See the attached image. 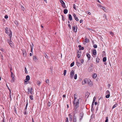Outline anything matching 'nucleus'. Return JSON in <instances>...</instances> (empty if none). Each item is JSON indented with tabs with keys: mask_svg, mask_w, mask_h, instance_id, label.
<instances>
[{
	"mask_svg": "<svg viewBox=\"0 0 122 122\" xmlns=\"http://www.w3.org/2000/svg\"><path fill=\"white\" fill-rule=\"evenodd\" d=\"M75 20L76 21H78L79 20L78 19V18L76 17L75 18Z\"/></svg>",
	"mask_w": 122,
	"mask_h": 122,
	"instance_id": "603ef678",
	"label": "nucleus"
},
{
	"mask_svg": "<svg viewBox=\"0 0 122 122\" xmlns=\"http://www.w3.org/2000/svg\"><path fill=\"white\" fill-rule=\"evenodd\" d=\"M117 106V103L115 104H114L112 107V109H113L114 108L116 107Z\"/></svg>",
	"mask_w": 122,
	"mask_h": 122,
	"instance_id": "412c9836",
	"label": "nucleus"
},
{
	"mask_svg": "<svg viewBox=\"0 0 122 122\" xmlns=\"http://www.w3.org/2000/svg\"><path fill=\"white\" fill-rule=\"evenodd\" d=\"M0 55H1V59H3V56L1 54V53L0 52Z\"/></svg>",
	"mask_w": 122,
	"mask_h": 122,
	"instance_id": "37998d69",
	"label": "nucleus"
},
{
	"mask_svg": "<svg viewBox=\"0 0 122 122\" xmlns=\"http://www.w3.org/2000/svg\"><path fill=\"white\" fill-rule=\"evenodd\" d=\"M26 80L27 81H29L30 80V77L29 75H27L26 76Z\"/></svg>",
	"mask_w": 122,
	"mask_h": 122,
	"instance_id": "f8f14e48",
	"label": "nucleus"
},
{
	"mask_svg": "<svg viewBox=\"0 0 122 122\" xmlns=\"http://www.w3.org/2000/svg\"><path fill=\"white\" fill-rule=\"evenodd\" d=\"M25 53H24V52H23V54L24 56H26V54H25Z\"/></svg>",
	"mask_w": 122,
	"mask_h": 122,
	"instance_id": "5fc2aeb1",
	"label": "nucleus"
},
{
	"mask_svg": "<svg viewBox=\"0 0 122 122\" xmlns=\"http://www.w3.org/2000/svg\"><path fill=\"white\" fill-rule=\"evenodd\" d=\"M44 56L46 59H48V56L46 54H45L44 55Z\"/></svg>",
	"mask_w": 122,
	"mask_h": 122,
	"instance_id": "72a5a7b5",
	"label": "nucleus"
},
{
	"mask_svg": "<svg viewBox=\"0 0 122 122\" xmlns=\"http://www.w3.org/2000/svg\"><path fill=\"white\" fill-rule=\"evenodd\" d=\"M96 62L97 63H98L99 61L100 60V59L98 57H97L96 58Z\"/></svg>",
	"mask_w": 122,
	"mask_h": 122,
	"instance_id": "2eb2a0df",
	"label": "nucleus"
},
{
	"mask_svg": "<svg viewBox=\"0 0 122 122\" xmlns=\"http://www.w3.org/2000/svg\"><path fill=\"white\" fill-rule=\"evenodd\" d=\"M83 21V20H80V23H81Z\"/></svg>",
	"mask_w": 122,
	"mask_h": 122,
	"instance_id": "338daca9",
	"label": "nucleus"
},
{
	"mask_svg": "<svg viewBox=\"0 0 122 122\" xmlns=\"http://www.w3.org/2000/svg\"><path fill=\"white\" fill-rule=\"evenodd\" d=\"M72 118H69V120H70V121H72Z\"/></svg>",
	"mask_w": 122,
	"mask_h": 122,
	"instance_id": "69168bd1",
	"label": "nucleus"
},
{
	"mask_svg": "<svg viewBox=\"0 0 122 122\" xmlns=\"http://www.w3.org/2000/svg\"><path fill=\"white\" fill-rule=\"evenodd\" d=\"M66 122H68V118L67 117L66 118Z\"/></svg>",
	"mask_w": 122,
	"mask_h": 122,
	"instance_id": "3c124183",
	"label": "nucleus"
},
{
	"mask_svg": "<svg viewBox=\"0 0 122 122\" xmlns=\"http://www.w3.org/2000/svg\"><path fill=\"white\" fill-rule=\"evenodd\" d=\"M88 81L89 85L91 86L93 85V83L90 80L88 79Z\"/></svg>",
	"mask_w": 122,
	"mask_h": 122,
	"instance_id": "0eeeda50",
	"label": "nucleus"
},
{
	"mask_svg": "<svg viewBox=\"0 0 122 122\" xmlns=\"http://www.w3.org/2000/svg\"><path fill=\"white\" fill-rule=\"evenodd\" d=\"M24 83L25 84V82H28V81H27V80H26V79H25L24 80Z\"/></svg>",
	"mask_w": 122,
	"mask_h": 122,
	"instance_id": "052dcab7",
	"label": "nucleus"
},
{
	"mask_svg": "<svg viewBox=\"0 0 122 122\" xmlns=\"http://www.w3.org/2000/svg\"><path fill=\"white\" fill-rule=\"evenodd\" d=\"M11 76L12 78V80H11V82L13 83V82H14L15 81V79L14 78V75H13V73L11 71Z\"/></svg>",
	"mask_w": 122,
	"mask_h": 122,
	"instance_id": "7ed1b4c3",
	"label": "nucleus"
},
{
	"mask_svg": "<svg viewBox=\"0 0 122 122\" xmlns=\"http://www.w3.org/2000/svg\"><path fill=\"white\" fill-rule=\"evenodd\" d=\"M89 41L88 39L86 38L85 39L84 42H85L86 43H88Z\"/></svg>",
	"mask_w": 122,
	"mask_h": 122,
	"instance_id": "6ab92c4d",
	"label": "nucleus"
},
{
	"mask_svg": "<svg viewBox=\"0 0 122 122\" xmlns=\"http://www.w3.org/2000/svg\"><path fill=\"white\" fill-rule=\"evenodd\" d=\"M68 11V10L67 9H65L64 10V13L65 14H66Z\"/></svg>",
	"mask_w": 122,
	"mask_h": 122,
	"instance_id": "4468645a",
	"label": "nucleus"
},
{
	"mask_svg": "<svg viewBox=\"0 0 122 122\" xmlns=\"http://www.w3.org/2000/svg\"><path fill=\"white\" fill-rule=\"evenodd\" d=\"M10 40H11V39H10ZM7 41L8 42V43H10V42H11V40H7Z\"/></svg>",
	"mask_w": 122,
	"mask_h": 122,
	"instance_id": "8fccbe9b",
	"label": "nucleus"
},
{
	"mask_svg": "<svg viewBox=\"0 0 122 122\" xmlns=\"http://www.w3.org/2000/svg\"><path fill=\"white\" fill-rule=\"evenodd\" d=\"M25 73H27V69L25 67Z\"/></svg>",
	"mask_w": 122,
	"mask_h": 122,
	"instance_id": "a18cd8bd",
	"label": "nucleus"
},
{
	"mask_svg": "<svg viewBox=\"0 0 122 122\" xmlns=\"http://www.w3.org/2000/svg\"><path fill=\"white\" fill-rule=\"evenodd\" d=\"M96 50L95 49L94 50H93V54L94 55H95L96 54Z\"/></svg>",
	"mask_w": 122,
	"mask_h": 122,
	"instance_id": "4be33fe9",
	"label": "nucleus"
},
{
	"mask_svg": "<svg viewBox=\"0 0 122 122\" xmlns=\"http://www.w3.org/2000/svg\"><path fill=\"white\" fill-rule=\"evenodd\" d=\"M0 50H1L2 51L4 52V49L2 48L1 49H0Z\"/></svg>",
	"mask_w": 122,
	"mask_h": 122,
	"instance_id": "0e129e2a",
	"label": "nucleus"
},
{
	"mask_svg": "<svg viewBox=\"0 0 122 122\" xmlns=\"http://www.w3.org/2000/svg\"><path fill=\"white\" fill-rule=\"evenodd\" d=\"M87 79H85L83 80L82 82V84L83 85L85 84L86 83Z\"/></svg>",
	"mask_w": 122,
	"mask_h": 122,
	"instance_id": "6e6552de",
	"label": "nucleus"
},
{
	"mask_svg": "<svg viewBox=\"0 0 122 122\" xmlns=\"http://www.w3.org/2000/svg\"><path fill=\"white\" fill-rule=\"evenodd\" d=\"M76 117L74 116L73 118V122H76Z\"/></svg>",
	"mask_w": 122,
	"mask_h": 122,
	"instance_id": "aec40b11",
	"label": "nucleus"
},
{
	"mask_svg": "<svg viewBox=\"0 0 122 122\" xmlns=\"http://www.w3.org/2000/svg\"><path fill=\"white\" fill-rule=\"evenodd\" d=\"M97 76V74H94L92 75V77L94 78H95Z\"/></svg>",
	"mask_w": 122,
	"mask_h": 122,
	"instance_id": "dca6fc26",
	"label": "nucleus"
},
{
	"mask_svg": "<svg viewBox=\"0 0 122 122\" xmlns=\"http://www.w3.org/2000/svg\"><path fill=\"white\" fill-rule=\"evenodd\" d=\"M74 62H73L71 63L70 65L71 67H72L74 65Z\"/></svg>",
	"mask_w": 122,
	"mask_h": 122,
	"instance_id": "cd10ccee",
	"label": "nucleus"
},
{
	"mask_svg": "<svg viewBox=\"0 0 122 122\" xmlns=\"http://www.w3.org/2000/svg\"><path fill=\"white\" fill-rule=\"evenodd\" d=\"M84 49V47H81V48H79V50H83Z\"/></svg>",
	"mask_w": 122,
	"mask_h": 122,
	"instance_id": "c03bdc74",
	"label": "nucleus"
},
{
	"mask_svg": "<svg viewBox=\"0 0 122 122\" xmlns=\"http://www.w3.org/2000/svg\"><path fill=\"white\" fill-rule=\"evenodd\" d=\"M73 16H74V18H75L76 17V15L75 14H74L73 15Z\"/></svg>",
	"mask_w": 122,
	"mask_h": 122,
	"instance_id": "13d9d810",
	"label": "nucleus"
},
{
	"mask_svg": "<svg viewBox=\"0 0 122 122\" xmlns=\"http://www.w3.org/2000/svg\"><path fill=\"white\" fill-rule=\"evenodd\" d=\"M27 90L28 91L27 93L28 94H29L30 93L31 94H33L32 92H31V91L30 90V88H27Z\"/></svg>",
	"mask_w": 122,
	"mask_h": 122,
	"instance_id": "1a4fd4ad",
	"label": "nucleus"
},
{
	"mask_svg": "<svg viewBox=\"0 0 122 122\" xmlns=\"http://www.w3.org/2000/svg\"><path fill=\"white\" fill-rule=\"evenodd\" d=\"M81 52H78L77 53V57L78 58L80 57L81 55Z\"/></svg>",
	"mask_w": 122,
	"mask_h": 122,
	"instance_id": "f3484780",
	"label": "nucleus"
},
{
	"mask_svg": "<svg viewBox=\"0 0 122 122\" xmlns=\"http://www.w3.org/2000/svg\"><path fill=\"white\" fill-rule=\"evenodd\" d=\"M83 114H81L80 115V120H81L83 118Z\"/></svg>",
	"mask_w": 122,
	"mask_h": 122,
	"instance_id": "2f4dec72",
	"label": "nucleus"
},
{
	"mask_svg": "<svg viewBox=\"0 0 122 122\" xmlns=\"http://www.w3.org/2000/svg\"><path fill=\"white\" fill-rule=\"evenodd\" d=\"M110 96V94H107L105 96V97L107 98H109Z\"/></svg>",
	"mask_w": 122,
	"mask_h": 122,
	"instance_id": "f704fd0d",
	"label": "nucleus"
},
{
	"mask_svg": "<svg viewBox=\"0 0 122 122\" xmlns=\"http://www.w3.org/2000/svg\"><path fill=\"white\" fill-rule=\"evenodd\" d=\"M15 24L17 26H18V23L16 21H15Z\"/></svg>",
	"mask_w": 122,
	"mask_h": 122,
	"instance_id": "58836bf2",
	"label": "nucleus"
},
{
	"mask_svg": "<svg viewBox=\"0 0 122 122\" xmlns=\"http://www.w3.org/2000/svg\"><path fill=\"white\" fill-rule=\"evenodd\" d=\"M30 90L31 91V92H32V90H33V88H32V87L30 89Z\"/></svg>",
	"mask_w": 122,
	"mask_h": 122,
	"instance_id": "774afa93",
	"label": "nucleus"
},
{
	"mask_svg": "<svg viewBox=\"0 0 122 122\" xmlns=\"http://www.w3.org/2000/svg\"><path fill=\"white\" fill-rule=\"evenodd\" d=\"M102 9H103L105 12H106V9L104 7H103Z\"/></svg>",
	"mask_w": 122,
	"mask_h": 122,
	"instance_id": "a19ab883",
	"label": "nucleus"
},
{
	"mask_svg": "<svg viewBox=\"0 0 122 122\" xmlns=\"http://www.w3.org/2000/svg\"><path fill=\"white\" fill-rule=\"evenodd\" d=\"M73 8L75 10H76V5L75 4H74L73 5Z\"/></svg>",
	"mask_w": 122,
	"mask_h": 122,
	"instance_id": "bb28decb",
	"label": "nucleus"
},
{
	"mask_svg": "<svg viewBox=\"0 0 122 122\" xmlns=\"http://www.w3.org/2000/svg\"><path fill=\"white\" fill-rule=\"evenodd\" d=\"M60 1L61 3V5L62 7L64 8H66L65 4L64 2L62 0H60Z\"/></svg>",
	"mask_w": 122,
	"mask_h": 122,
	"instance_id": "20e7f679",
	"label": "nucleus"
},
{
	"mask_svg": "<svg viewBox=\"0 0 122 122\" xmlns=\"http://www.w3.org/2000/svg\"><path fill=\"white\" fill-rule=\"evenodd\" d=\"M97 6L98 7H100V8L101 9H102V7H103V6H102L101 5V4H98Z\"/></svg>",
	"mask_w": 122,
	"mask_h": 122,
	"instance_id": "b1692460",
	"label": "nucleus"
},
{
	"mask_svg": "<svg viewBox=\"0 0 122 122\" xmlns=\"http://www.w3.org/2000/svg\"><path fill=\"white\" fill-rule=\"evenodd\" d=\"M108 118L107 117L106 118V120L105 122H108Z\"/></svg>",
	"mask_w": 122,
	"mask_h": 122,
	"instance_id": "4c0bfd02",
	"label": "nucleus"
},
{
	"mask_svg": "<svg viewBox=\"0 0 122 122\" xmlns=\"http://www.w3.org/2000/svg\"><path fill=\"white\" fill-rule=\"evenodd\" d=\"M21 10H23V11H24V10H25L24 8L22 5H21Z\"/></svg>",
	"mask_w": 122,
	"mask_h": 122,
	"instance_id": "473e14b6",
	"label": "nucleus"
},
{
	"mask_svg": "<svg viewBox=\"0 0 122 122\" xmlns=\"http://www.w3.org/2000/svg\"><path fill=\"white\" fill-rule=\"evenodd\" d=\"M68 27L70 29H71V26L70 24H68Z\"/></svg>",
	"mask_w": 122,
	"mask_h": 122,
	"instance_id": "680f3d73",
	"label": "nucleus"
},
{
	"mask_svg": "<svg viewBox=\"0 0 122 122\" xmlns=\"http://www.w3.org/2000/svg\"><path fill=\"white\" fill-rule=\"evenodd\" d=\"M76 64L77 66H79L81 65L80 63L77 62H76Z\"/></svg>",
	"mask_w": 122,
	"mask_h": 122,
	"instance_id": "5701e85b",
	"label": "nucleus"
},
{
	"mask_svg": "<svg viewBox=\"0 0 122 122\" xmlns=\"http://www.w3.org/2000/svg\"><path fill=\"white\" fill-rule=\"evenodd\" d=\"M107 60V58L106 57H104L103 59V62Z\"/></svg>",
	"mask_w": 122,
	"mask_h": 122,
	"instance_id": "a878e982",
	"label": "nucleus"
},
{
	"mask_svg": "<svg viewBox=\"0 0 122 122\" xmlns=\"http://www.w3.org/2000/svg\"><path fill=\"white\" fill-rule=\"evenodd\" d=\"M30 47L31 48L32 47V48H33V47L34 46V45L33 43L32 44V45H30Z\"/></svg>",
	"mask_w": 122,
	"mask_h": 122,
	"instance_id": "6e6d98bb",
	"label": "nucleus"
},
{
	"mask_svg": "<svg viewBox=\"0 0 122 122\" xmlns=\"http://www.w3.org/2000/svg\"><path fill=\"white\" fill-rule=\"evenodd\" d=\"M5 33L8 34L9 33V34H8L10 38V39H11V37L12 36V32L10 30H9L8 31V28H6L5 29Z\"/></svg>",
	"mask_w": 122,
	"mask_h": 122,
	"instance_id": "f03ea898",
	"label": "nucleus"
},
{
	"mask_svg": "<svg viewBox=\"0 0 122 122\" xmlns=\"http://www.w3.org/2000/svg\"><path fill=\"white\" fill-rule=\"evenodd\" d=\"M81 61L82 64L83 63L84 61L83 60V59H81Z\"/></svg>",
	"mask_w": 122,
	"mask_h": 122,
	"instance_id": "4d7b16f0",
	"label": "nucleus"
},
{
	"mask_svg": "<svg viewBox=\"0 0 122 122\" xmlns=\"http://www.w3.org/2000/svg\"><path fill=\"white\" fill-rule=\"evenodd\" d=\"M46 83L48 85H49V79H47L46 80Z\"/></svg>",
	"mask_w": 122,
	"mask_h": 122,
	"instance_id": "393cba45",
	"label": "nucleus"
},
{
	"mask_svg": "<svg viewBox=\"0 0 122 122\" xmlns=\"http://www.w3.org/2000/svg\"><path fill=\"white\" fill-rule=\"evenodd\" d=\"M74 77V79H76L77 78V75L76 74L75 75Z\"/></svg>",
	"mask_w": 122,
	"mask_h": 122,
	"instance_id": "c756f323",
	"label": "nucleus"
},
{
	"mask_svg": "<svg viewBox=\"0 0 122 122\" xmlns=\"http://www.w3.org/2000/svg\"><path fill=\"white\" fill-rule=\"evenodd\" d=\"M47 105L49 107L51 105V102H49L48 103Z\"/></svg>",
	"mask_w": 122,
	"mask_h": 122,
	"instance_id": "e433bc0d",
	"label": "nucleus"
},
{
	"mask_svg": "<svg viewBox=\"0 0 122 122\" xmlns=\"http://www.w3.org/2000/svg\"><path fill=\"white\" fill-rule=\"evenodd\" d=\"M72 29L73 31L76 32H77V28L76 26H74L72 27Z\"/></svg>",
	"mask_w": 122,
	"mask_h": 122,
	"instance_id": "39448f33",
	"label": "nucleus"
},
{
	"mask_svg": "<svg viewBox=\"0 0 122 122\" xmlns=\"http://www.w3.org/2000/svg\"><path fill=\"white\" fill-rule=\"evenodd\" d=\"M33 59L34 61L35 62H36L37 60V59L35 56H33Z\"/></svg>",
	"mask_w": 122,
	"mask_h": 122,
	"instance_id": "9d476101",
	"label": "nucleus"
},
{
	"mask_svg": "<svg viewBox=\"0 0 122 122\" xmlns=\"http://www.w3.org/2000/svg\"><path fill=\"white\" fill-rule=\"evenodd\" d=\"M69 118H72V115L71 114H69Z\"/></svg>",
	"mask_w": 122,
	"mask_h": 122,
	"instance_id": "79ce46f5",
	"label": "nucleus"
},
{
	"mask_svg": "<svg viewBox=\"0 0 122 122\" xmlns=\"http://www.w3.org/2000/svg\"><path fill=\"white\" fill-rule=\"evenodd\" d=\"M11 42H10V43H9V44L10 45V46L11 47H12L13 46V45L12 43H11Z\"/></svg>",
	"mask_w": 122,
	"mask_h": 122,
	"instance_id": "ea45409f",
	"label": "nucleus"
},
{
	"mask_svg": "<svg viewBox=\"0 0 122 122\" xmlns=\"http://www.w3.org/2000/svg\"><path fill=\"white\" fill-rule=\"evenodd\" d=\"M8 17L7 15H5V19H7Z\"/></svg>",
	"mask_w": 122,
	"mask_h": 122,
	"instance_id": "bf43d9fd",
	"label": "nucleus"
},
{
	"mask_svg": "<svg viewBox=\"0 0 122 122\" xmlns=\"http://www.w3.org/2000/svg\"><path fill=\"white\" fill-rule=\"evenodd\" d=\"M74 97H77V94H75L74 95Z\"/></svg>",
	"mask_w": 122,
	"mask_h": 122,
	"instance_id": "864d4df0",
	"label": "nucleus"
},
{
	"mask_svg": "<svg viewBox=\"0 0 122 122\" xmlns=\"http://www.w3.org/2000/svg\"><path fill=\"white\" fill-rule=\"evenodd\" d=\"M73 104L74 106V108L76 109L79 106V99H77L76 101H73Z\"/></svg>",
	"mask_w": 122,
	"mask_h": 122,
	"instance_id": "f257e3e1",
	"label": "nucleus"
},
{
	"mask_svg": "<svg viewBox=\"0 0 122 122\" xmlns=\"http://www.w3.org/2000/svg\"><path fill=\"white\" fill-rule=\"evenodd\" d=\"M37 83L38 86H40V84L41 83V82L40 81H37Z\"/></svg>",
	"mask_w": 122,
	"mask_h": 122,
	"instance_id": "a211bd4d",
	"label": "nucleus"
},
{
	"mask_svg": "<svg viewBox=\"0 0 122 122\" xmlns=\"http://www.w3.org/2000/svg\"><path fill=\"white\" fill-rule=\"evenodd\" d=\"M77 97H74V101H76V99H77Z\"/></svg>",
	"mask_w": 122,
	"mask_h": 122,
	"instance_id": "49530a36",
	"label": "nucleus"
},
{
	"mask_svg": "<svg viewBox=\"0 0 122 122\" xmlns=\"http://www.w3.org/2000/svg\"><path fill=\"white\" fill-rule=\"evenodd\" d=\"M68 17L70 20H72V17L71 14H69Z\"/></svg>",
	"mask_w": 122,
	"mask_h": 122,
	"instance_id": "ddd939ff",
	"label": "nucleus"
},
{
	"mask_svg": "<svg viewBox=\"0 0 122 122\" xmlns=\"http://www.w3.org/2000/svg\"><path fill=\"white\" fill-rule=\"evenodd\" d=\"M33 96L31 95L30 96V99L31 100H33Z\"/></svg>",
	"mask_w": 122,
	"mask_h": 122,
	"instance_id": "c85d7f7f",
	"label": "nucleus"
},
{
	"mask_svg": "<svg viewBox=\"0 0 122 122\" xmlns=\"http://www.w3.org/2000/svg\"><path fill=\"white\" fill-rule=\"evenodd\" d=\"M86 56L88 58V60H90V59L91 58V56L88 53H87L86 54Z\"/></svg>",
	"mask_w": 122,
	"mask_h": 122,
	"instance_id": "9b49d317",
	"label": "nucleus"
},
{
	"mask_svg": "<svg viewBox=\"0 0 122 122\" xmlns=\"http://www.w3.org/2000/svg\"><path fill=\"white\" fill-rule=\"evenodd\" d=\"M74 71L73 70H72L70 72V77L71 79L73 78L74 75Z\"/></svg>",
	"mask_w": 122,
	"mask_h": 122,
	"instance_id": "423d86ee",
	"label": "nucleus"
},
{
	"mask_svg": "<svg viewBox=\"0 0 122 122\" xmlns=\"http://www.w3.org/2000/svg\"><path fill=\"white\" fill-rule=\"evenodd\" d=\"M87 13V14L89 15H91V13L90 12H88L87 11L86 12Z\"/></svg>",
	"mask_w": 122,
	"mask_h": 122,
	"instance_id": "09e8293b",
	"label": "nucleus"
},
{
	"mask_svg": "<svg viewBox=\"0 0 122 122\" xmlns=\"http://www.w3.org/2000/svg\"><path fill=\"white\" fill-rule=\"evenodd\" d=\"M93 46L94 47V48H97V45L96 44H95V45H94Z\"/></svg>",
	"mask_w": 122,
	"mask_h": 122,
	"instance_id": "de8ad7c7",
	"label": "nucleus"
},
{
	"mask_svg": "<svg viewBox=\"0 0 122 122\" xmlns=\"http://www.w3.org/2000/svg\"><path fill=\"white\" fill-rule=\"evenodd\" d=\"M106 93L107 94H110V92L109 90H107L106 91Z\"/></svg>",
	"mask_w": 122,
	"mask_h": 122,
	"instance_id": "c9c22d12",
	"label": "nucleus"
},
{
	"mask_svg": "<svg viewBox=\"0 0 122 122\" xmlns=\"http://www.w3.org/2000/svg\"><path fill=\"white\" fill-rule=\"evenodd\" d=\"M66 72V70H64V71L63 74L64 76H65Z\"/></svg>",
	"mask_w": 122,
	"mask_h": 122,
	"instance_id": "7c9ffc66",
	"label": "nucleus"
},
{
	"mask_svg": "<svg viewBox=\"0 0 122 122\" xmlns=\"http://www.w3.org/2000/svg\"><path fill=\"white\" fill-rule=\"evenodd\" d=\"M110 34L112 35V36L113 35V33L112 32H110Z\"/></svg>",
	"mask_w": 122,
	"mask_h": 122,
	"instance_id": "e2e57ef3",
	"label": "nucleus"
}]
</instances>
